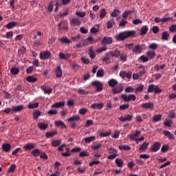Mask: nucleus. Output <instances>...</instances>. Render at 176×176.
I'll use <instances>...</instances> for the list:
<instances>
[{
    "instance_id": "obj_1",
    "label": "nucleus",
    "mask_w": 176,
    "mask_h": 176,
    "mask_svg": "<svg viewBox=\"0 0 176 176\" xmlns=\"http://www.w3.org/2000/svg\"><path fill=\"white\" fill-rule=\"evenodd\" d=\"M136 32L135 30H127L124 32H121L116 37L118 41H124L129 38L135 37Z\"/></svg>"
},
{
    "instance_id": "obj_2",
    "label": "nucleus",
    "mask_w": 176,
    "mask_h": 176,
    "mask_svg": "<svg viewBox=\"0 0 176 176\" xmlns=\"http://www.w3.org/2000/svg\"><path fill=\"white\" fill-rule=\"evenodd\" d=\"M121 98L122 100H124V102H131V100L135 101L136 99V96L134 94H122Z\"/></svg>"
},
{
    "instance_id": "obj_3",
    "label": "nucleus",
    "mask_w": 176,
    "mask_h": 176,
    "mask_svg": "<svg viewBox=\"0 0 176 176\" xmlns=\"http://www.w3.org/2000/svg\"><path fill=\"white\" fill-rule=\"evenodd\" d=\"M141 107L144 109H146V110L149 109V110L153 111L154 109L155 104L152 102H144V103L142 104Z\"/></svg>"
},
{
    "instance_id": "obj_4",
    "label": "nucleus",
    "mask_w": 176,
    "mask_h": 176,
    "mask_svg": "<svg viewBox=\"0 0 176 176\" xmlns=\"http://www.w3.org/2000/svg\"><path fill=\"white\" fill-rule=\"evenodd\" d=\"M92 85L95 87H96L97 92H100L102 91L103 85L99 80H96L91 82Z\"/></svg>"
},
{
    "instance_id": "obj_5",
    "label": "nucleus",
    "mask_w": 176,
    "mask_h": 176,
    "mask_svg": "<svg viewBox=\"0 0 176 176\" xmlns=\"http://www.w3.org/2000/svg\"><path fill=\"white\" fill-rule=\"evenodd\" d=\"M160 147H161V144L159 142H156L150 148L149 151L153 153H156L160 149Z\"/></svg>"
},
{
    "instance_id": "obj_6",
    "label": "nucleus",
    "mask_w": 176,
    "mask_h": 176,
    "mask_svg": "<svg viewBox=\"0 0 176 176\" xmlns=\"http://www.w3.org/2000/svg\"><path fill=\"white\" fill-rule=\"evenodd\" d=\"M120 76L122 78H128V79H131L132 77V73L131 72H125V71H122L120 72Z\"/></svg>"
},
{
    "instance_id": "obj_7",
    "label": "nucleus",
    "mask_w": 176,
    "mask_h": 176,
    "mask_svg": "<svg viewBox=\"0 0 176 176\" xmlns=\"http://www.w3.org/2000/svg\"><path fill=\"white\" fill-rule=\"evenodd\" d=\"M143 48L141 45L138 44L133 48V52L135 54H140L142 52Z\"/></svg>"
},
{
    "instance_id": "obj_8",
    "label": "nucleus",
    "mask_w": 176,
    "mask_h": 176,
    "mask_svg": "<svg viewBox=\"0 0 176 176\" xmlns=\"http://www.w3.org/2000/svg\"><path fill=\"white\" fill-rule=\"evenodd\" d=\"M113 42V40L111 37H107L104 36L102 40H101V43L102 45H111Z\"/></svg>"
},
{
    "instance_id": "obj_9",
    "label": "nucleus",
    "mask_w": 176,
    "mask_h": 176,
    "mask_svg": "<svg viewBox=\"0 0 176 176\" xmlns=\"http://www.w3.org/2000/svg\"><path fill=\"white\" fill-rule=\"evenodd\" d=\"M104 107V103L103 102H98V103H94L91 104V107L93 109H98V110H101Z\"/></svg>"
},
{
    "instance_id": "obj_10",
    "label": "nucleus",
    "mask_w": 176,
    "mask_h": 176,
    "mask_svg": "<svg viewBox=\"0 0 176 176\" xmlns=\"http://www.w3.org/2000/svg\"><path fill=\"white\" fill-rule=\"evenodd\" d=\"M132 118H133V116L131 114H128L126 116L120 117L119 120L122 122H128V121H131Z\"/></svg>"
},
{
    "instance_id": "obj_11",
    "label": "nucleus",
    "mask_w": 176,
    "mask_h": 176,
    "mask_svg": "<svg viewBox=\"0 0 176 176\" xmlns=\"http://www.w3.org/2000/svg\"><path fill=\"white\" fill-rule=\"evenodd\" d=\"M81 24V21L80 19H72L70 21V26L71 27H74V26H79Z\"/></svg>"
},
{
    "instance_id": "obj_12",
    "label": "nucleus",
    "mask_w": 176,
    "mask_h": 176,
    "mask_svg": "<svg viewBox=\"0 0 176 176\" xmlns=\"http://www.w3.org/2000/svg\"><path fill=\"white\" fill-rule=\"evenodd\" d=\"M164 135L170 140H175V135L169 131L164 130L163 131Z\"/></svg>"
},
{
    "instance_id": "obj_13",
    "label": "nucleus",
    "mask_w": 176,
    "mask_h": 176,
    "mask_svg": "<svg viewBox=\"0 0 176 176\" xmlns=\"http://www.w3.org/2000/svg\"><path fill=\"white\" fill-rule=\"evenodd\" d=\"M24 109V106L18 105L12 107V112H21Z\"/></svg>"
},
{
    "instance_id": "obj_14",
    "label": "nucleus",
    "mask_w": 176,
    "mask_h": 176,
    "mask_svg": "<svg viewBox=\"0 0 176 176\" xmlns=\"http://www.w3.org/2000/svg\"><path fill=\"white\" fill-rule=\"evenodd\" d=\"M123 91V87L120 85L119 86L116 87V88L112 89V91L113 94H118L121 93Z\"/></svg>"
},
{
    "instance_id": "obj_15",
    "label": "nucleus",
    "mask_w": 176,
    "mask_h": 176,
    "mask_svg": "<svg viewBox=\"0 0 176 176\" xmlns=\"http://www.w3.org/2000/svg\"><path fill=\"white\" fill-rule=\"evenodd\" d=\"M55 72H56V78H60L63 77V70L61 69L60 65H58L56 67Z\"/></svg>"
},
{
    "instance_id": "obj_16",
    "label": "nucleus",
    "mask_w": 176,
    "mask_h": 176,
    "mask_svg": "<svg viewBox=\"0 0 176 176\" xmlns=\"http://www.w3.org/2000/svg\"><path fill=\"white\" fill-rule=\"evenodd\" d=\"M148 31V27L147 25H144L141 28L139 34L141 36H144L147 34Z\"/></svg>"
},
{
    "instance_id": "obj_17",
    "label": "nucleus",
    "mask_w": 176,
    "mask_h": 176,
    "mask_svg": "<svg viewBox=\"0 0 176 176\" xmlns=\"http://www.w3.org/2000/svg\"><path fill=\"white\" fill-rule=\"evenodd\" d=\"M42 115V113L39 110H34L32 112V116L34 120H36Z\"/></svg>"
},
{
    "instance_id": "obj_18",
    "label": "nucleus",
    "mask_w": 176,
    "mask_h": 176,
    "mask_svg": "<svg viewBox=\"0 0 176 176\" xmlns=\"http://www.w3.org/2000/svg\"><path fill=\"white\" fill-rule=\"evenodd\" d=\"M34 148H35V144L32 143L26 144L23 146V149H25V151H31L34 149Z\"/></svg>"
},
{
    "instance_id": "obj_19",
    "label": "nucleus",
    "mask_w": 176,
    "mask_h": 176,
    "mask_svg": "<svg viewBox=\"0 0 176 176\" xmlns=\"http://www.w3.org/2000/svg\"><path fill=\"white\" fill-rule=\"evenodd\" d=\"M149 146V142H143L141 145H140V147L139 148V151H144L147 149V148Z\"/></svg>"
},
{
    "instance_id": "obj_20",
    "label": "nucleus",
    "mask_w": 176,
    "mask_h": 176,
    "mask_svg": "<svg viewBox=\"0 0 176 176\" xmlns=\"http://www.w3.org/2000/svg\"><path fill=\"white\" fill-rule=\"evenodd\" d=\"M71 54H65L63 52H60L59 54V58L62 60H68L69 58H71Z\"/></svg>"
},
{
    "instance_id": "obj_21",
    "label": "nucleus",
    "mask_w": 176,
    "mask_h": 176,
    "mask_svg": "<svg viewBox=\"0 0 176 176\" xmlns=\"http://www.w3.org/2000/svg\"><path fill=\"white\" fill-rule=\"evenodd\" d=\"M57 133H58L57 131H47L46 132V138H52L56 136V135H57Z\"/></svg>"
},
{
    "instance_id": "obj_22",
    "label": "nucleus",
    "mask_w": 176,
    "mask_h": 176,
    "mask_svg": "<svg viewBox=\"0 0 176 176\" xmlns=\"http://www.w3.org/2000/svg\"><path fill=\"white\" fill-rule=\"evenodd\" d=\"M64 106H65V102H56L55 104H52V108L60 109V108H61Z\"/></svg>"
},
{
    "instance_id": "obj_23",
    "label": "nucleus",
    "mask_w": 176,
    "mask_h": 176,
    "mask_svg": "<svg viewBox=\"0 0 176 176\" xmlns=\"http://www.w3.org/2000/svg\"><path fill=\"white\" fill-rule=\"evenodd\" d=\"M58 27L60 30H67V23H65V21H61L58 24Z\"/></svg>"
},
{
    "instance_id": "obj_24",
    "label": "nucleus",
    "mask_w": 176,
    "mask_h": 176,
    "mask_svg": "<svg viewBox=\"0 0 176 176\" xmlns=\"http://www.w3.org/2000/svg\"><path fill=\"white\" fill-rule=\"evenodd\" d=\"M11 148L12 146H10V144H9L4 143L2 144V149L3 151H4V152H9V151H10Z\"/></svg>"
},
{
    "instance_id": "obj_25",
    "label": "nucleus",
    "mask_w": 176,
    "mask_h": 176,
    "mask_svg": "<svg viewBox=\"0 0 176 176\" xmlns=\"http://www.w3.org/2000/svg\"><path fill=\"white\" fill-rule=\"evenodd\" d=\"M31 155H32L34 157H38V156L41 155V151L38 148H34L31 151Z\"/></svg>"
},
{
    "instance_id": "obj_26",
    "label": "nucleus",
    "mask_w": 176,
    "mask_h": 176,
    "mask_svg": "<svg viewBox=\"0 0 176 176\" xmlns=\"http://www.w3.org/2000/svg\"><path fill=\"white\" fill-rule=\"evenodd\" d=\"M55 124L56 126L58 127H61V128H63V129H65L67 128V125H65V123L62 121V120H58L55 122Z\"/></svg>"
},
{
    "instance_id": "obj_27",
    "label": "nucleus",
    "mask_w": 176,
    "mask_h": 176,
    "mask_svg": "<svg viewBox=\"0 0 176 176\" xmlns=\"http://www.w3.org/2000/svg\"><path fill=\"white\" fill-rule=\"evenodd\" d=\"M146 56L148 58H150V60H152L154 58L155 56V53L153 50H148L146 53Z\"/></svg>"
},
{
    "instance_id": "obj_28",
    "label": "nucleus",
    "mask_w": 176,
    "mask_h": 176,
    "mask_svg": "<svg viewBox=\"0 0 176 176\" xmlns=\"http://www.w3.org/2000/svg\"><path fill=\"white\" fill-rule=\"evenodd\" d=\"M108 84L109 87H115L116 85H118V81L117 80L112 78L109 80Z\"/></svg>"
},
{
    "instance_id": "obj_29",
    "label": "nucleus",
    "mask_w": 176,
    "mask_h": 176,
    "mask_svg": "<svg viewBox=\"0 0 176 176\" xmlns=\"http://www.w3.org/2000/svg\"><path fill=\"white\" fill-rule=\"evenodd\" d=\"M88 54L91 60H94L96 58V54L94 52V51L93 50L92 47H90Z\"/></svg>"
},
{
    "instance_id": "obj_30",
    "label": "nucleus",
    "mask_w": 176,
    "mask_h": 176,
    "mask_svg": "<svg viewBox=\"0 0 176 176\" xmlns=\"http://www.w3.org/2000/svg\"><path fill=\"white\" fill-rule=\"evenodd\" d=\"M16 25H17V22L12 21V22L8 23L6 25V28L8 30H12V28H13V27H16Z\"/></svg>"
},
{
    "instance_id": "obj_31",
    "label": "nucleus",
    "mask_w": 176,
    "mask_h": 176,
    "mask_svg": "<svg viewBox=\"0 0 176 176\" xmlns=\"http://www.w3.org/2000/svg\"><path fill=\"white\" fill-rule=\"evenodd\" d=\"M113 25H115V21L113 19H111L109 21H108L107 23V27L108 29H111Z\"/></svg>"
},
{
    "instance_id": "obj_32",
    "label": "nucleus",
    "mask_w": 176,
    "mask_h": 176,
    "mask_svg": "<svg viewBox=\"0 0 176 176\" xmlns=\"http://www.w3.org/2000/svg\"><path fill=\"white\" fill-rule=\"evenodd\" d=\"M38 107H39V103H32V102H30L28 105V108L29 109H35L36 108H38Z\"/></svg>"
},
{
    "instance_id": "obj_33",
    "label": "nucleus",
    "mask_w": 176,
    "mask_h": 176,
    "mask_svg": "<svg viewBox=\"0 0 176 176\" xmlns=\"http://www.w3.org/2000/svg\"><path fill=\"white\" fill-rule=\"evenodd\" d=\"M80 120L79 115H75L68 118V122L78 121Z\"/></svg>"
},
{
    "instance_id": "obj_34",
    "label": "nucleus",
    "mask_w": 176,
    "mask_h": 176,
    "mask_svg": "<svg viewBox=\"0 0 176 176\" xmlns=\"http://www.w3.org/2000/svg\"><path fill=\"white\" fill-rule=\"evenodd\" d=\"M60 42L62 43V44H69L71 43V41L68 39V37H61L60 39H59Z\"/></svg>"
},
{
    "instance_id": "obj_35",
    "label": "nucleus",
    "mask_w": 176,
    "mask_h": 176,
    "mask_svg": "<svg viewBox=\"0 0 176 176\" xmlns=\"http://www.w3.org/2000/svg\"><path fill=\"white\" fill-rule=\"evenodd\" d=\"M27 82H29L30 83H34L36 82L37 79L36 78L32 76H29L26 78Z\"/></svg>"
},
{
    "instance_id": "obj_36",
    "label": "nucleus",
    "mask_w": 176,
    "mask_h": 176,
    "mask_svg": "<svg viewBox=\"0 0 176 176\" xmlns=\"http://www.w3.org/2000/svg\"><path fill=\"white\" fill-rule=\"evenodd\" d=\"M60 144H61V140H55L52 142V145L54 147H58Z\"/></svg>"
},
{
    "instance_id": "obj_37",
    "label": "nucleus",
    "mask_w": 176,
    "mask_h": 176,
    "mask_svg": "<svg viewBox=\"0 0 176 176\" xmlns=\"http://www.w3.org/2000/svg\"><path fill=\"white\" fill-rule=\"evenodd\" d=\"M120 11L118 9H114L113 12L111 13V16L113 18L117 17L118 15H120Z\"/></svg>"
},
{
    "instance_id": "obj_38",
    "label": "nucleus",
    "mask_w": 176,
    "mask_h": 176,
    "mask_svg": "<svg viewBox=\"0 0 176 176\" xmlns=\"http://www.w3.org/2000/svg\"><path fill=\"white\" fill-rule=\"evenodd\" d=\"M10 72L12 75H17V74L20 72V70H19V68L17 67H12L10 69Z\"/></svg>"
},
{
    "instance_id": "obj_39",
    "label": "nucleus",
    "mask_w": 176,
    "mask_h": 176,
    "mask_svg": "<svg viewBox=\"0 0 176 176\" xmlns=\"http://www.w3.org/2000/svg\"><path fill=\"white\" fill-rule=\"evenodd\" d=\"M162 116L161 114L155 115L153 117V122H157L162 120Z\"/></svg>"
},
{
    "instance_id": "obj_40",
    "label": "nucleus",
    "mask_w": 176,
    "mask_h": 176,
    "mask_svg": "<svg viewBox=\"0 0 176 176\" xmlns=\"http://www.w3.org/2000/svg\"><path fill=\"white\" fill-rule=\"evenodd\" d=\"M119 148L120 150H124V151H130L131 150V147L129 146V145H120L119 146Z\"/></svg>"
},
{
    "instance_id": "obj_41",
    "label": "nucleus",
    "mask_w": 176,
    "mask_h": 176,
    "mask_svg": "<svg viewBox=\"0 0 176 176\" xmlns=\"http://www.w3.org/2000/svg\"><path fill=\"white\" fill-rule=\"evenodd\" d=\"M96 140L95 136L86 137L85 141L86 143H90Z\"/></svg>"
},
{
    "instance_id": "obj_42",
    "label": "nucleus",
    "mask_w": 176,
    "mask_h": 176,
    "mask_svg": "<svg viewBox=\"0 0 176 176\" xmlns=\"http://www.w3.org/2000/svg\"><path fill=\"white\" fill-rule=\"evenodd\" d=\"M144 85H140L139 87H138L135 91V94H138V93H141L144 90Z\"/></svg>"
},
{
    "instance_id": "obj_43",
    "label": "nucleus",
    "mask_w": 176,
    "mask_h": 176,
    "mask_svg": "<svg viewBox=\"0 0 176 176\" xmlns=\"http://www.w3.org/2000/svg\"><path fill=\"white\" fill-rule=\"evenodd\" d=\"M112 52V57L118 58L120 56V52L118 49H116L114 52Z\"/></svg>"
},
{
    "instance_id": "obj_44",
    "label": "nucleus",
    "mask_w": 176,
    "mask_h": 176,
    "mask_svg": "<svg viewBox=\"0 0 176 176\" xmlns=\"http://www.w3.org/2000/svg\"><path fill=\"white\" fill-rule=\"evenodd\" d=\"M172 123H173V120L170 119H166L164 122V126L168 127H171Z\"/></svg>"
},
{
    "instance_id": "obj_45",
    "label": "nucleus",
    "mask_w": 176,
    "mask_h": 176,
    "mask_svg": "<svg viewBox=\"0 0 176 176\" xmlns=\"http://www.w3.org/2000/svg\"><path fill=\"white\" fill-rule=\"evenodd\" d=\"M169 38V34H168V32H164L162 34V39L164 41H168Z\"/></svg>"
},
{
    "instance_id": "obj_46",
    "label": "nucleus",
    "mask_w": 176,
    "mask_h": 176,
    "mask_svg": "<svg viewBox=\"0 0 176 176\" xmlns=\"http://www.w3.org/2000/svg\"><path fill=\"white\" fill-rule=\"evenodd\" d=\"M155 85L153 84H151V85H148V92L151 94L153 91H155Z\"/></svg>"
},
{
    "instance_id": "obj_47",
    "label": "nucleus",
    "mask_w": 176,
    "mask_h": 176,
    "mask_svg": "<svg viewBox=\"0 0 176 176\" xmlns=\"http://www.w3.org/2000/svg\"><path fill=\"white\" fill-rule=\"evenodd\" d=\"M139 59H140V60H142L143 63H147V62H148V60H149V58H148L147 56H146L145 55L141 56L139 58Z\"/></svg>"
},
{
    "instance_id": "obj_48",
    "label": "nucleus",
    "mask_w": 176,
    "mask_h": 176,
    "mask_svg": "<svg viewBox=\"0 0 176 176\" xmlns=\"http://www.w3.org/2000/svg\"><path fill=\"white\" fill-rule=\"evenodd\" d=\"M107 15V12H106V10L105 9H102L100 14V19H103L105 18Z\"/></svg>"
},
{
    "instance_id": "obj_49",
    "label": "nucleus",
    "mask_w": 176,
    "mask_h": 176,
    "mask_svg": "<svg viewBox=\"0 0 176 176\" xmlns=\"http://www.w3.org/2000/svg\"><path fill=\"white\" fill-rule=\"evenodd\" d=\"M131 13V10H126L122 14L123 19H126L129 15Z\"/></svg>"
},
{
    "instance_id": "obj_50",
    "label": "nucleus",
    "mask_w": 176,
    "mask_h": 176,
    "mask_svg": "<svg viewBox=\"0 0 176 176\" xmlns=\"http://www.w3.org/2000/svg\"><path fill=\"white\" fill-rule=\"evenodd\" d=\"M53 92V89L49 87H45V94L50 95Z\"/></svg>"
},
{
    "instance_id": "obj_51",
    "label": "nucleus",
    "mask_w": 176,
    "mask_h": 176,
    "mask_svg": "<svg viewBox=\"0 0 176 176\" xmlns=\"http://www.w3.org/2000/svg\"><path fill=\"white\" fill-rule=\"evenodd\" d=\"M77 92H78V94H81V95H87V94H89L88 91H86L85 90H84L81 88L78 89Z\"/></svg>"
},
{
    "instance_id": "obj_52",
    "label": "nucleus",
    "mask_w": 176,
    "mask_h": 176,
    "mask_svg": "<svg viewBox=\"0 0 176 176\" xmlns=\"http://www.w3.org/2000/svg\"><path fill=\"white\" fill-rule=\"evenodd\" d=\"M138 69H142L141 71H140V72H139V74H140V76H142V75L146 74V70H145V68H144V65H140L139 66Z\"/></svg>"
},
{
    "instance_id": "obj_53",
    "label": "nucleus",
    "mask_w": 176,
    "mask_h": 176,
    "mask_svg": "<svg viewBox=\"0 0 176 176\" xmlns=\"http://www.w3.org/2000/svg\"><path fill=\"white\" fill-rule=\"evenodd\" d=\"M129 103L125 104H122V105L120 106V111H124V110L129 109Z\"/></svg>"
},
{
    "instance_id": "obj_54",
    "label": "nucleus",
    "mask_w": 176,
    "mask_h": 176,
    "mask_svg": "<svg viewBox=\"0 0 176 176\" xmlns=\"http://www.w3.org/2000/svg\"><path fill=\"white\" fill-rule=\"evenodd\" d=\"M107 50V47L106 46L102 47L96 50L97 54H100L103 52H106Z\"/></svg>"
},
{
    "instance_id": "obj_55",
    "label": "nucleus",
    "mask_w": 176,
    "mask_h": 176,
    "mask_svg": "<svg viewBox=\"0 0 176 176\" xmlns=\"http://www.w3.org/2000/svg\"><path fill=\"white\" fill-rule=\"evenodd\" d=\"M116 164L118 167H122L123 164V161L121 159L117 158L116 160Z\"/></svg>"
},
{
    "instance_id": "obj_56",
    "label": "nucleus",
    "mask_w": 176,
    "mask_h": 176,
    "mask_svg": "<svg viewBox=\"0 0 176 176\" xmlns=\"http://www.w3.org/2000/svg\"><path fill=\"white\" fill-rule=\"evenodd\" d=\"M97 77L102 78L104 76V70L103 69H98L96 74Z\"/></svg>"
},
{
    "instance_id": "obj_57",
    "label": "nucleus",
    "mask_w": 176,
    "mask_h": 176,
    "mask_svg": "<svg viewBox=\"0 0 176 176\" xmlns=\"http://www.w3.org/2000/svg\"><path fill=\"white\" fill-rule=\"evenodd\" d=\"M14 170H16V164H12L8 168V173H14Z\"/></svg>"
},
{
    "instance_id": "obj_58",
    "label": "nucleus",
    "mask_w": 176,
    "mask_h": 176,
    "mask_svg": "<svg viewBox=\"0 0 176 176\" xmlns=\"http://www.w3.org/2000/svg\"><path fill=\"white\" fill-rule=\"evenodd\" d=\"M56 42V37L55 36H51L48 41V44L50 45H53V43Z\"/></svg>"
},
{
    "instance_id": "obj_59",
    "label": "nucleus",
    "mask_w": 176,
    "mask_h": 176,
    "mask_svg": "<svg viewBox=\"0 0 176 176\" xmlns=\"http://www.w3.org/2000/svg\"><path fill=\"white\" fill-rule=\"evenodd\" d=\"M3 93L4 98H6V99L12 98V95L10 94H9L8 92H7L6 91H3Z\"/></svg>"
},
{
    "instance_id": "obj_60",
    "label": "nucleus",
    "mask_w": 176,
    "mask_h": 176,
    "mask_svg": "<svg viewBox=\"0 0 176 176\" xmlns=\"http://www.w3.org/2000/svg\"><path fill=\"white\" fill-rule=\"evenodd\" d=\"M148 49L153 50H156L157 49V45L156 43H153L149 45Z\"/></svg>"
},
{
    "instance_id": "obj_61",
    "label": "nucleus",
    "mask_w": 176,
    "mask_h": 176,
    "mask_svg": "<svg viewBox=\"0 0 176 176\" xmlns=\"http://www.w3.org/2000/svg\"><path fill=\"white\" fill-rule=\"evenodd\" d=\"M87 112V109L86 107L80 109L78 111V113L82 116L85 115Z\"/></svg>"
},
{
    "instance_id": "obj_62",
    "label": "nucleus",
    "mask_w": 176,
    "mask_h": 176,
    "mask_svg": "<svg viewBox=\"0 0 176 176\" xmlns=\"http://www.w3.org/2000/svg\"><path fill=\"white\" fill-rule=\"evenodd\" d=\"M81 62L85 65H88L89 63V58L83 56V57H81Z\"/></svg>"
},
{
    "instance_id": "obj_63",
    "label": "nucleus",
    "mask_w": 176,
    "mask_h": 176,
    "mask_svg": "<svg viewBox=\"0 0 176 176\" xmlns=\"http://www.w3.org/2000/svg\"><path fill=\"white\" fill-rule=\"evenodd\" d=\"M135 89L131 86H129L125 89L126 93H133Z\"/></svg>"
},
{
    "instance_id": "obj_64",
    "label": "nucleus",
    "mask_w": 176,
    "mask_h": 176,
    "mask_svg": "<svg viewBox=\"0 0 176 176\" xmlns=\"http://www.w3.org/2000/svg\"><path fill=\"white\" fill-rule=\"evenodd\" d=\"M169 149V146L168 144H165V145H163L162 149H161V151L162 153H166L167 151H168Z\"/></svg>"
}]
</instances>
